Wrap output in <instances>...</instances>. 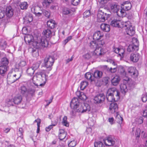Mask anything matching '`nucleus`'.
Here are the masks:
<instances>
[{
    "instance_id": "f257e3e1",
    "label": "nucleus",
    "mask_w": 147,
    "mask_h": 147,
    "mask_svg": "<svg viewBox=\"0 0 147 147\" xmlns=\"http://www.w3.org/2000/svg\"><path fill=\"white\" fill-rule=\"evenodd\" d=\"M111 25L113 27L123 28L127 34L132 36L135 33V29L129 21L121 22L119 19L114 18L111 22Z\"/></svg>"
},
{
    "instance_id": "f03ea898",
    "label": "nucleus",
    "mask_w": 147,
    "mask_h": 147,
    "mask_svg": "<svg viewBox=\"0 0 147 147\" xmlns=\"http://www.w3.org/2000/svg\"><path fill=\"white\" fill-rule=\"evenodd\" d=\"M24 39L27 44H32L33 47L36 49L47 47L49 45L47 40L44 38L40 39V40L38 41L34 42V38L33 36L29 34L26 35L25 36Z\"/></svg>"
},
{
    "instance_id": "7ed1b4c3",
    "label": "nucleus",
    "mask_w": 147,
    "mask_h": 147,
    "mask_svg": "<svg viewBox=\"0 0 147 147\" xmlns=\"http://www.w3.org/2000/svg\"><path fill=\"white\" fill-rule=\"evenodd\" d=\"M47 76L46 74L44 72H39L36 73L33 77V84L37 86H43L46 83Z\"/></svg>"
},
{
    "instance_id": "20e7f679",
    "label": "nucleus",
    "mask_w": 147,
    "mask_h": 147,
    "mask_svg": "<svg viewBox=\"0 0 147 147\" xmlns=\"http://www.w3.org/2000/svg\"><path fill=\"white\" fill-rule=\"evenodd\" d=\"M107 98L109 102L117 101L120 98V92L115 88H110L107 92Z\"/></svg>"
},
{
    "instance_id": "39448f33",
    "label": "nucleus",
    "mask_w": 147,
    "mask_h": 147,
    "mask_svg": "<svg viewBox=\"0 0 147 147\" xmlns=\"http://www.w3.org/2000/svg\"><path fill=\"white\" fill-rule=\"evenodd\" d=\"M109 7L111 13H116V15L120 17H123L125 16V12L119 8V6L117 3H111L109 4Z\"/></svg>"
},
{
    "instance_id": "423d86ee",
    "label": "nucleus",
    "mask_w": 147,
    "mask_h": 147,
    "mask_svg": "<svg viewBox=\"0 0 147 147\" xmlns=\"http://www.w3.org/2000/svg\"><path fill=\"white\" fill-rule=\"evenodd\" d=\"M21 76L20 75L17 73L15 74L14 72H10L7 75V82L9 84L13 83L19 79Z\"/></svg>"
},
{
    "instance_id": "0eeeda50",
    "label": "nucleus",
    "mask_w": 147,
    "mask_h": 147,
    "mask_svg": "<svg viewBox=\"0 0 147 147\" xmlns=\"http://www.w3.org/2000/svg\"><path fill=\"white\" fill-rule=\"evenodd\" d=\"M129 78L127 80L124 79L123 83H121L120 85L121 91L123 94H125L127 92L128 90H130L133 87V85H131L129 87H127V83H129Z\"/></svg>"
},
{
    "instance_id": "6e6552de",
    "label": "nucleus",
    "mask_w": 147,
    "mask_h": 147,
    "mask_svg": "<svg viewBox=\"0 0 147 147\" xmlns=\"http://www.w3.org/2000/svg\"><path fill=\"white\" fill-rule=\"evenodd\" d=\"M54 61L53 57L51 56L46 57L44 59V63L45 67L47 68L51 67L53 65Z\"/></svg>"
},
{
    "instance_id": "1a4fd4ad",
    "label": "nucleus",
    "mask_w": 147,
    "mask_h": 147,
    "mask_svg": "<svg viewBox=\"0 0 147 147\" xmlns=\"http://www.w3.org/2000/svg\"><path fill=\"white\" fill-rule=\"evenodd\" d=\"M108 15L106 13H105L102 10L99 11L97 15V20L98 22H104L106 19H107Z\"/></svg>"
},
{
    "instance_id": "9d476101",
    "label": "nucleus",
    "mask_w": 147,
    "mask_h": 147,
    "mask_svg": "<svg viewBox=\"0 0 147 147\" xmlns=\"http://www.w3.org/2000/svg\"><path fill=\"white\" fill-rule=\"evenodd\" d=\"M128 74L132 78H136L138 76V72L136 68L132 67H130L128 69Z\"/></svg>"
},
{
    "instance_id": "9b49d317",
    "label": "nucleus",
    "mask_w": 147,
    "mask_h": 147,
    "mask_svg": "<svg viewBox=\"0 0 147 147\" xmlns=\"http://www.w3.org/2000/svg\"><path fill=\"white\" fill-rule=\"evenodd\" d=\"M105 98V96L103 94H98L94 97V102L97 103H102L104 101Z\"/></svg>"
},
{
    "instance_id": "f8f14e48",
    "label": "nucleus",
    "mask_w": 147,
    "mask_h": 147,
    "mask_svg": "<svg viewBox=\"0 0 147 147\" xmlns=\"http://www.w3.org/2000/svg\"><path fill=\"white\" fill-rule=\"evenodd\" d=\"M101 47H98L94 51L91 52V54L94 57L97 58L99 55H101L104 53V52Z\"/></svg>"
},
{
    "instance_id": "ddd939ff",
    "label": "nucleus",
    "mask_w": 147,
    "mask_h": 147,
    "mask_svg": "<svg viewBox=\"0 0 147 147\" xmlns=\"http://www.w3.org/2000/svg\"><path fill=\"white\" fill-rule=\"evenodd\" d=\"M80 103L78 98L75 97L72 99L70 103V107L72 109L77 108V106H80Z\"/></svg>"
},
{
    "instance_id": "4468645a",
    "label": "nucleus",
    "mask_w": 147,
    "mask_h": 147,
    "mask_svg": "<svg viewBox=\"0 0 147 147\" xmlns=\"http://www.w3.org/2000/svg\"><path fill=\"white\" fill-rule=\"evenodd\" d=\"M104 142L107 146H111L114 145L115 143V141L111 137H108L107 138L104 140Z\"/></svg>"
},
{
    "instance_id": "2eb2a0df",
    "label": "nucleus",
    "mask_w": 147,
    "mask_h": 147,
    "mask_svg": "<svg viewBox=\"0 0 147 147\" xmlns=\"http://www.w3.org/2000/svg\"><path fill=\"white\" fill-rule=\"evenodd\" d=\"M113 51L116 53L118 54L120 57H122L123 56L125 51L123 48H116L115 46H113Z\"/></svg>"
},
{
    "instance_id": "dca6fc26",
    "label": "nucleus",
    "mask_w": 147,
    "mask_h": 147,
    "mask_svg": "<svg viewBox=\"0 0 147 147\" xmlns=\"http://www.w3.org/2000/svg\"><path fill=\"white\" fill-rule=\"evenodd\" d=\"M140 55L139 53H131L130 56V60L134 62H137L139 59Z\"/></svg>"
},
{
    "instance_id": "f3484780",
    "label": "nucleus",
    "mask_w": 147,
    "mask_h": 147,
    "mask_svg": "<svg viewBox=\"0 0 147 147\" xmlns=\"http://www.w3.org/2000/svg\"><path fill=\"white\" fill-rule=\"evenodd\" d=\"M118 109V106L116 103L113 102L110 104L109 109L111 113H113L117 111Z\"/></svg>"
},
{
    "instance_id": "a211bd4d",
    "label": "nucleus",
    "mask_w": 147,
    "mask_h": 147,
    "mask_svg": "<svg viewBox=\"0 0 147 147\" xmlns=\"http://www.w3.org/2000/svg\"><path fill=\"white\" fill-rule=\"evenodd\" d=\"M131 7V3L127 1L123 3L121 7L123 9L122 10L125 11H128L130 9Z\"/></svg>"
},
{
    "instance_id": "6ab92c4d",
    "label": "nucleus",
    "mask_w": 147,
    "mask_h": 147,
    "mask_svg": "<svg viewBox=\"0 0 147 147\" xmlns=\"http://www.w3.org/2000/svg\"><path fill=\"white\" fill-rule=\"evenodd\" d=\"M7 16L9 17H12L13 14V10L11 6L7 7L6 9Z\"/></svg>"
},
{
    "instance_id": "aec40b11",
    "label": "nucleus",
    "mask_w": 147,
    "mask_h": 147,
    "mask_svg": "<svg viewBox=\"0 0 147 147\" xmlns=\"http://www.w3.org/2000/svg\"><path fill=\"white\" fill-rule=\"evenodd\" d=\"M120 78L118 76L116 75L111 80L112 84L114 86H117L119 82Z\"/></svg>"
},
{
    "instance_id": "412c9836",
    "label": "nucleus",
    "mask_w": 147,
    "mask_h": 147,
    "mask_svg": "<svg viewBox=\"0 0 147 147\" xmlns=\"http://www.w3.org/2000/svg\"><path fill=\"white\" fill-rule=\"evenodd\" d=\"M136 46V45H134L132 44L129 45L127 49V51L132 52L138 51L139 49L138 47Z\"/></svg>"
},
{
    "instance_id": "4be33fe9",
    "label": "nucleus",
    "mask_w": 147,
    "mask_h": 147,
    "mask_svg": "<svg viewBox=\"0 0 147 147\" xmlns=\"http://www.w3.org/2000/svg\"><path fill=\"white\" fill-rule=\"evenodd\" d=\"M82 113L85 112H88L90 110V105L88 104L85 103L82 105Z\"/></svg>"
},
{
    "instance_id": "5701e85b",
    "label": "nucleus",
    "mask_w": 147,
    "mask_h": 147,
    "mask_svg": "<svg viewBox=\"0 0 147 147\" xmlns=\"http://www.w3.org/2000/svg\"><path fill=\"white\" fill-rule=\"evenodd\" d=\"M103 35V34L101 33L100 31H98L94 33L93 35V38L95 40H98Z\"/></svg>"
},
{
    "instance_id": "b1692460",
    "label": "nucleus",
    "mask_w": 147,
    "mask_h": 147,
    "mask_svg": "<svg viewBox=\"0 0 147 147\" xmlns=\"http://www.w3.org/2000/svg\"><path fill=\"white\" fill-rule=\"evenodd\" d=\"M100 28L104 32H108L110 30L109 25L106 24H102L100 25Z\"/></svg>"
},
{
    "instance_id": "393cba45",
    "label": "nucleus",
    "mask_w": 147,
    "mask_h": 147,
    "mask_svg": "<svg viewBox=\"0 0 147 147\" xmlns=\"http://www.w3.org/2000/svg\"><path fill=\"white\" fill-rule=\"evenodd\" d=\"M67 135V133L64 130L62 129H60L59 130V138L60 140L64 139Z\"/></svg>"
},
{
    "instance_id": "a878e982",
    "label": "nucleus",
    "mask_w": 147,
    "mask_h": 147,
    "mask_svg": "<svg viewBox=\"0 0 147 147\" xmlns=\"http://www.w3.org/2000/svg\"><path fill=\"white\" fill-rule=\"evenodd\" d=\"M40 8L38 7H33L31 9L32 12L34 13L36 15L39 16H40L42 13V11H40L41 12H38V10H40Z\"/></svg>"
},
{
    "instance_id": "bb28decb",
    "label": "nucleus",
    "mask_w": 147,
    "mask_h": 147,
    "mask_svg": "<svg viewBox=\"0 0 147 147\" xmlns=\"http://www.w3.org/2000/svg\"><path fill=\"white\" fill-rule=\"evenodd\" d=\"M47 26L51 29L53 28L55 25V21L53 20L48 21L47 22Z\"/></svg>"
},
{
    "instance_id": "cd10ccee",
    "label": "nucleus",
    "mask_w": 147,
    "mask_h": 147,
    "mask_svg": "<svg viewBox=\"0 0 147 147\" xmlns=\"http://www.w3.org/2000/svg\"><path fill=\"white\" fill-rule=\"evenodd\" d=\"M22 100V98L21 96H16L13 99V102L16 105L20 103Z\"/></svg>"
},
{
    "instance_id": "c85d7f7f",
    "label": "nucleus",
    "mask_w": 147,
    "mask_h": 147,
    "mask_svg": "<svg viewBox=\"0 0 147 147\" xmlns=\"http://www.w3.org/2000/svg\"><path fill=\"white\" fill-rule=\"evenodd\" d=\"M102 71L96 70L94 72L93 76L96 78H100L102 77Z\"/></svg>"
},
{
    "instance_id": "c756f323",
    "label": "nucleus",
    "mask_w": 147,
    "mask_h": 147,
    "mask_svg": "<svg viewBox=\"0 0 147 147\" xmlns=\"http://www.w3.org/2000/svg\"><path fill=\"white\" fill-rule=\"evenodd\" d=\"M1 63L2 65L0 66H5L6 67V72L8 70V67L7 65L9 63V61L8 59L6 58H3L2 59Z\"/></svg>"
},
{
    "instance_id": "7c9ffc66",
    "label": "nucleus",
    "mask_w": 147,
    "mask_h": 147,
    "mask_svg": "<svg viewBox=\"0 0 147 147\" xmlns=\"http://www.w3.org/2000/svg\"><path fill=\"white\" fill-rule=\"evenodd\" d=\"M42 34L47 38H49L51 35V32L50 30L47 29L43 31Z\"/></svg>"
},
{
    "instance_id": "2f4dec72",
    "label": "nucleus",
    "mask_w": 147,
    "mask_h": 147,
    "mask_svg": "<svg viewBox=\"0 0 147 147\" xmlns=\"http://www.w3.org/2000/svg\"><path fill=\"white\" fill-rule=\"evenodd\" d=\"M23 130L21 128H20L19 129V132L18 133V137L17 139L19 140L21 139L22 140H23Z\"/></svg>"
},
{
    "instance_id": "473e14b6",
    "label": "nucleus",
    "mask_w": 147,
    "mask_h": 147,
    "mask_svg": "<svg viewBox=\"0 0 147 147\" xmlns=\"http://www.w3.org/2000/svg\"><path fill=\"white\" fill-rule=\"evenodd\" d=\"M35 71L31 67L28 68L26 70V72L29 76H33Z\"/></svg>"
},
{
    "instance_id": "72a5a7b5",
    "label": "nucleus",
    "mask_w": 147,
    "mask_h": 147,
    "mask_svg": "<svg viewBox=\"0 0 147 147\" xmlns=\"http://www.w3.org/2000/svg\"><path fill=\"white\" fill-rule=\"evenodd\" d=\"M88 85V83L86 81H82L80 84V88L82 90H84Z\"/></svg>"
},
{
    "instance_id": "f704fd0d",
    "label": "nucleus",
    "mask_w": 147,
    "mask_h": 147,
    "mask_svg": "<svg viewBox=\"0 0 147 147\" xmlns=\"http://www.w3.org/2000/svg\"><path fill=\"white\" fill-rule=\"evenodd\" d=\"M53 2V0H44L42 3L43 5L46 7H48L49 5Z\"/></svg>"
},
{
    "instance_id": "c9c22d12",
    "label": "nucleus",
    "mask_w": 147,
    "mask_h": 147,
    "mask_svg": "<svg viewBox=\"0 0 147 147\" xmlns=\"http://www.w3.org/2000/svg\"><path fill=\"white\" fill-rule=\"evenodd\" d=\"M19 6L22 9H26L28 7V4L26 2L21 3L19 5Z\"/></svg>"
},
{
    "instance_id": "e433bc0d",
    "label": "nucleus",
    "mask_w": 147,
    "mask_h": 147,
    "mask_svg": "<svg viewBox=\"0 0 147 147\" xmlns=\"http://www.w3.org/2000/svg\"><path fill=\"white\" fill-rule=\"evenodd\" d=\"M62 11L63 13L65 15L68 14L71 12V10L69 8L66 7L63 8Z\"/></svg>"
},
{
    "instance_id": "4c0bfd02",
    "label": "nucleus",
    "mask_w": 147,
    "mask_h": 147,
    "mask_svg": "<svg viewBox=\"0 0 147 147\" xmlns=\"http://www.w3.org/2000/svg\"><path fill=\"white\" fill-rule=\"evenodd\" d=\"M24 19L26 21L29 22H32L33 20L32 17L30 15H27L24 18Z\"/></svg>"
},
{
    "instance_id": "58836bf2",
    "label": "nucleus",
    "mask_w": 147,
    "mask_h": 147,
    "mask_svg": "<svg viewBox=\"0 0 147 147\" xmlns=\"http://www.w3.org/2000/svg\"><path fill=\"white\" fill-rule=\"evenodd\" d=\"M90 47L92 49H96L98 47V45L95 41H92L90 42Z\"/></svg>"
},
{
    "instance_id": "ea45409f",
    "label": "nucleus",
    "mask_w": 147,
    "mask_h": 147,
    "mask_svg": "<svg viewBox=\"0 0 147 147\" xmlns=\"http://www.w3.org/2000/svg\"><path fill=\"white\" fill-rule=\"evenodd\" d=\"M85 78L88 80H89L92 81L93 79L92 78V75L90 73L88 72L85 74Z\"/></svg>"
},
{
    "instance_id": "a19ab883",
    "label": "nucleus",
    "mask_w": 147,
    "mask_h": 147,
    "mask_svg": "<svg viewBox=\"0 0 147 147\" xmlns=\"http://www.w3.org/2000/svg\"><path fill=\"white\" fill-rule=\"evenodd\" d=\"M83 57L85 59H88L92 57H94V56H92L91 52L90 53H87L84 54L83 55Z\"/></svg>"
},
{
    "instance_id": "79ce46f5",
    "label": "nucleus",
    "mask_w": 147,
    "mask_h": 147,
    "mask_svg": "<svg viewBox=\"0 0 147 147\" xmlns=\"http://www.w3.org/2000/svg\"><path fill=\"white\" fill-rule=\"evenodd\" d=\"M95 147H104L103 143L100 141L95 142L94 144Z\"/></svg>"
},
{
    "instance_id": "37998d69",
    "label": "nucleus",
    "mask_w": 147,
    "mask_h": 147,
    "mask_svg": "<svg viewBox=\"0 0 147 147\" xmlns=\"http://www.w3.org/2000/svg\"><path fill=\"white\" fill-rule=\"evenodd\" d=\"M82 105L80 104V106H77V108H73L74 111H76L78 112H81L82 113Z\"/></svg>"
},
{
    "instance_id": "c03bdc74",
    "label": "nucleus",
    "mask_w": 147,
    "mask_h": 147,
    "mask_svg": "<svg viewBox=\"0 0 147 147\" xmlns=\"http://www.w3.org/2000/svg\"><path fill=\"white\" fill-rule=\"evenodd\" d=\"M37 122V129L36 131L37 133H38L39 131L40 130V127L41 122V120L39 119H37L35 120L34 121V122Z\"/></svg>"
},
{
    "instance_id": "a18cd8bd",
    "label": "nucleus",
    "mask_w": 147,
    "mask_h": 147,
    "mask_svg": "<svg viewBox=\"0 0 147 147\" xmlns=\"http://www.w3.org/2000/svg\"><path fill=\"white\" fill-rule=\"evenodd\" d=\"M57 121H55L54 124H52V125H49L47 127H46L45 129L46 131L47 132H49V131L52 128V126H55L57 124Z\"/></svg>"
},
{
    "instance_id": "49530a36",
    "label": "nucleus",
    "mask_w": 147,
    "mask_h": 147,
    "mask_svg": "<svg viewBox=\"0 0 147 147\" xmlns=\"http://www.w3.org/2000/svg\"><path fill=\"white\" fill-rule=\"evenodd\" d=\"M67 117L66 116H65L63 119V121H62V123L63 124L66 126H67V125H68V124L67 123Z\"/></svg>"
},
{
    "instance_id": "de8ad7c7",
    "label": "nucleus",
    "mask_w": 147,
    "mask_h": 147,
    "mask_svg": "<svg viewBox=\"0 0 147 147\" xmlns=\"http://www.w3.org/2000/svg\"><path fill=\"white\" fill-rule=\"evenodd\" d=\"M5 14V12L3 8L0 7V19L3 18Z\"/></svg>"
},
{
    "instance_id": "09e8293b",
    "label": "nucleus",
    "mask_w": 147,
    "mask_h": 147,
    "mask_svg": "<svg viewBox=\"0 0 147 147\" xmlns=\"http://www.w3.org/2000/svg\"><path fill=\"white\" fill-rule=\"evenodd\" d=\"M116 119L117 122L119 123H121L123 120V118L119 115L117 114L116 117Z\"/></svg>"
},
{
    "instance_id": "8fccbe9b",
    "label": "nucleus",
    "mask_w": 147,
    "mask_h": 147,
    "mask_svg": "<svg viewBox=\"0 0 147 147\" xmlns=\"http://www.w3.org/2000/svg\"><path fill=\"white\" fill-rule=\"evenodd\" d=\"M21 92L22 94H25L27 92H28L27 89L24 86H22L21 87Z\"/></svg>"
},
{
    "instance_id": "3c124183",
    "label": "nucleus",
    "mask_w": 147,
    "mask_h": 147,
    "mask_svg": "<svg viewBox=\"0 0 147 147\" xmlns=\"http://www.w3.org/2000/svg\"><path fill=\"white\" fill-rule=\"evenodd\" d=\"M32 55L33 57H36L38 56L39 54L38 51L37 50H33L32 51Z\"/></svg>"
},
{
    "instance_id": "603ef678",
    "label": "nucleus",
    "mask_w": 147,
    "mask_h": 147,
    "mask_svg": "<svg viewBox=\"0 0 147 147\" xmlns=\"http://www.w3.org/2000/svg\"><path fill=\"white\" fill-rule=\"evenodd\" d=\"M107 70L109 72L111 73H114L116 71L117 68L116 67L108 68L107 69Z\"/></svg>"
},
{
    "instance_id": "864d4df0",
    "label": "nucleus",
    "mask_w": 147,
    "mask_h": 147,
    "mask_svg": "<svg viewBox=\"0 0 147 147\" xmlns=\"http://www.w3.org/2000/svg\"><path fill=\"white\" fill-rule=\"evenodd\" d=\"M40 65V64L39 63H36L33 64L31 67L35 71L38 68Z\"/></svg>"
},
{
    "instance_id": "5fc2aeb1",
    "label": "nucleus",
    "mask_w": 147,
    "mask_h": 147,
    "mask_svg": "<svg viewBox=\"0 0 147 147\" xmlns=\"http://www.w3.org/2000/svg\"><path fill=\"white\" fill-rule=\"evenodd\" d=\"M43 14L48 18H50V11L47 10H44L43 12Z\"/></svg>"
},
{
    "instance_id": "6e6d98bb",
    "label": "nucleus",
    "mask_w": 147,
    "mask_h": 147,
    "mask_svg": "<svg viewBox=\"0 0 147 147\" xmlns=\"http://www.w3.org/2000/svg\"><path fill=\"white\" fill-rule=\"evenodd\" d=\"M35 90L34 89H32L31 88H30L28 90V92L32 96H33L35 92Z\"/></svg>"
},
{
    "instance_id": "4d7b16f0",
    "label": "nucleus",
    "mask_w": 147,
    "mask_h": 147,
    "mask_svg": "<svg viewBox=\"0 0 147 147\" xmlns=\"http://www.w3.org/2000/svg\"><path fill=\"white\" fill-rule=\"evenodd\" d=\"M142 101L143 102H146L147 100V93H145L142 95Z\"/></svg>"
},
{
    "instance_id": "13d9d810",
    "label": "nucleus",
    "mask_w": 147,
    "mask_h": 147,
    "mask_svg": "<svg viewBox=\"0 0 147 147\" xmlns=\"http://www.w3.org/2000/svg\"><path fill=\"white\" fill-rule=\"evenodd\" d=\"M132 44H134L135 45H136V46L138 47L139 41L137 38H133Z\"/></svg>"
},
{
    "instance_id": "bf43d9fd",
    "label": "nucleus",
    "mask_w": 147,
    "mask_h": 147,
    "mask_svg": "<svg viewBox=\"0 0 147 147\" xmlns=\"http://www.w3.org/2000/svg\"><path fill=\"white\" fill-rule=\"evenodd\" d=\"M105 44V41L104 40H98L97 42V45L98 47H101L103 46Z\"/></svg>"
},
{
    "instance_id": "052dcab7",
    "label": "nucleus",
    "mask_w": 147,
    "mask_h": 147,
    "mask_svg": "<svg viewBox=\"0 0 147 147\" xmlns=\"http://www.w3.org/2000/svg\"><path fill=\"white\" fill-rule=\"evenodd\" d=\"M76 144V142L74 140L71 141L68 144L69 146L70 147H74Z\"/></svg>"
},
{
    "instance_id": "680f3d73",
    "label": "nucleus",
    "mask_w": 147,
    "mask_h": 147,
    "mask_svg": "<svg viewBox=\"0 0 147 147\" xmlns=\"http://www.w3.org/2000/svg\"><path fill=\"white\" fill-rule=\"evenodd\" d=\"M80 0H71V2L73 5L76 6L80 3Z\"/></svg>"
},
{
    "instance_id": "e2e57ef3",
    "label": "nucleus",
    "mask_w": 147,
    "mask_h": 147,
    "mask_svg": "<svg viewBox=\"0 0 147 147\" xmlns=\"http://www.w3.org/2000/svg\"><path fill=\"white\" fill-rule=\"evenodd\" d=\"M79 98L82 100H86L87 99V97L84 92H82L81 93V95Z\"/></svg>"
},
{
    "instance_id": "0e129e2a",
    "label": "nucleus",
    "mask_w": 147,
    "mask_h": 147,
    "mask_svg": "<svg viewBox=\"0 0 147 147\" xmlns=\"http://www.w3.org/2000/svg\"><path fill=\"white\" fill-rule=\"evenodd\" d=\"M26 64V62L25 61H21L19 64V65L20 67H22L24 66Z\"/></svg>"
},
{
    "instance_id": "69168bd1",
    "label": "nucleus",
    "mask_w": 147,
    "mask_h": 147,
    "mask_svg": "<svg viewBox=\"0 0 147 147\" xmlns=\"http://www.w3.org/2000/svg\"><path fill=\"white\" fill-rule=\"evenodd\" d=\"M140 130L139 128H137L136 131L135 135L137 137L139 138L140 137Z\"/></svg>"
},
{
    "instance_id": "338daca9",
    "label": "nucleus",
    "mask_w": 147,
    "mask_h": 147,
    "mask_svg": "<svg viewBox=\"0 0 147 147\" xmlns=\"http://www.w3.org/2000/svg\"><path fill=\"white\" fill-rule=\"evenodd\" d=\"M90 14V10L86 11L84 13V16L86 17H88L89 16Z\"/></svg>"
},
{
    "instance_id": "774afa93",
    "label": "nucleus",
    "mask_w": 147,
    "mask_h": 147,
    "mask_svg": "<svg viewBox=\"0 0 147 147\" xmlns=\"http://www.w3.org/2000/svg\"><path fill=\"white\" fill-rule=\"evenodd\" d=\"M143 119L142 117H140L138 119V123L141 124L143 123Z\"/></svg>"
}]
</instances>
